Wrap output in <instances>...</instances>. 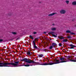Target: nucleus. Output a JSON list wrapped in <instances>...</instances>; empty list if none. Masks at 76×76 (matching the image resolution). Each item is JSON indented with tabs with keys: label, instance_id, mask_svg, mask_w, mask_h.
Segmentation results:
<instances>
[{
	"label": "nucleus",
	"instance_id": "f257e3e1",
	"mask_svg": "<svg viewBox=\"0 0 76 76\" xmlns=\"http://www.w3.org/2000/svg\"><path fill=\"white\" fill-rule=\"evenodd\" d=\"M67 59L64 58H60L59 60L55 59L54 60L53 64H58L61 63H64L66 62H69V61H71L72 62H76V57L75 59H70L72 58V56H69L67 57Z\"/></svg>",
	"mask_w": 76,
	"mask_h": 76
},
{
	"label": "nucleus",
	"instance_id": "f03ea898",
	"mask_svg": "<svg viewBox=\"0 0 76 76\" xmlns=\"http://www.w3.org/2000/svg\"><path fill=\"white\" fill-rule=\"evenodd\" d=\"M23 61L26 62V63H32V64H35L36 65H53L54 64V62L53 61L51 62H49L48 63H39L37 62L34 61H32L31 60L27 59V58H24L23 59Z\"/></svg>",
	"mask_w": 76,
	"mask_h": 76
},
{
	"label": "nucleus",
	"instance_id": "7ed1b4c3",
	"mask_svg": "<svg viewBox=\"0 0 76 76\" xmlns=\"http://www.w3.org/2000/svg\"><path fill=\"white\" fill-rule=\"evenodd\" d=\"M14 63L0 62V67H11V66H17L18 64H19V61H15Z\"/></svg>",
	"mask_w": 76,
	"mask_h": 76
},
{
	"label": "nucleus",
	"instance_id": "20e7f679",
	"mask_svg": "<svg viewBox=\"0 0 76 76\" xmlns=\"http://www.w3.org/2000/svg\"><path fill=\"white\" fill-rule=\"evenodd\" d=\"M35 40L33 41V48H35V49H38V48L36 46V44H35Z\"/></svg>",
	"mask_w": 76,
	"mask_h": 76
},
{
	"label": "nucleus",
	"instance_id": "39448f33",
	"mask_svg": "<svg viewBox=\"0 0 76 76\" xmlns=\"http://www.w3.org/2000/svg\"><path fill=\"white\" fill-rule=\"evenodd\" d=\"M69 46H70V49H73L74 48V47H76V46L74 45L73 44H71V45H69Z\"/></svg>",
	"mask_w": 76,
	"mask_h": 76
},
{
	"label": "nucleus",
	"instance_id": "423d86ee",
	"mask_svg": "<svg viewBox=\"0 0 76 76\" xmlns=\"http://www.w3.org/2000/svg\"><path fill=\"white\" fill-rule=\"evenodd\" d=\"M60 13H61V14H64V13H66V10H62L60 11Z\"/></svg>",
	"mask_w": 76,
	"mask_h": 76
},
{
	"label": "nucleus",
	"instance_id": "0eeeda50",
	"mask_svg": "<svg viewBox=\"0 0 76 76\" xmlns=\"http://www.w3.org/2000/svg\"><path fill=\"white\" fill-rule=\"evenodd\" d=\"M55 14H57V13H52L50 14H49L48 16H53V15H54Z\"/></svg>",
	"mask_w": 76,
	"mask_h": 76
},
{
	"label": "nucleus",
	"instance_id": "6e6552de",
	"mask_svg": "<svg viewBox=\"0 0 76 76\" xmlns=\"http://www.w3.org/2000/svg\"><path fill=\"white\" fill-rule=\"evenodd\" d=\"M56 28H51V31H55V30H56Z\"/></svg>",
	"mask_w": 76,
	"mask_h": 76
},
{
	"label": "nucleus",
	"instance_id": "1a4fd4ad",
	"mask_svg": "<svg viewBox=\"0 0 76 76\" xmlns=\"http://www.w3.org/2000/svg\"><path fill=\"white\" fill-rule=\"evenodd\" d=\"M58 38H59V39H63L64 38L61 36H58Z\"/></svg>",
	"mask_w": 76,
	"mask_h": 76
},
{
	"label": "nucleus",
	"instance_id": "9d476101",
	"mask_svg": "<svg viewBox=\"0 0 76 76\" xmlns=\"http://www.w3.org/2000/svg\"><path fill=\"white\" fill-rule=\"evenodd\" d=\"M72 4L73 5H76V1H74L72 3Z\"/></svg>",
	"mask_w": 76,
	"mask_h": 76
},
{
	"label": "nucleus",
	"instance_id": "9b49d317",
	"mask_svg": "<svg viewBox=\"0 0 76 76\" xmlns=\"http://www.w3.org/2000/svg\"><path fill=\"white\" fill-rule=\"evenodd\" d=\"M62 41L64 42H67V40L66 39H64L62 40Z\"/></svg>",
	"mask_w": 76,
	"mask_h": 76
},
{
	"label": "nucleus",
	"instance_id": "f8f14e48",
	"mask_svg": "<svg viewBox=\"0 0 76 76\" xmlns=\"http://www.w3.org/2000/svg\"><path fill=\"white\" fill-rule=\"evenodd\" d=\"M43 54H40L39 55V57H43Z\"/></svg>",
	"mask_w": 76,
	"mask_h": 76
},
{
	"label": "nucleus",
	"instance_id": "ddd939ff",
	"mask_svg": "<svg viewBox=\"0 0 76 76\" xmlns=\"http://www.w3.org/2000/svg\"><path fill=\"white\" fill-rule=\"evenodd\" d=\"M27 54L28 55H31V51H29L27 52Z\"/></svg>",
	"mask_w": 76,
	"mask_h": 76
},
{
	"label": "nucleus",
	"instance_id": "4468645a",
	"mask_svg": "<svg viewBox=\"0 0 76 76\" xmlns=\"http://www.w3.org/2000/svg\"><path fill=\"white\" fill-rule=\"evenodd\" d=\"M66 33H71V31L70 30H68L66 31Z\"/></svg>",
	"mask_w": 76,
	"mask_h": 76
},
{
	"label": "nucleus",
	"instance_id": "2eb2a0df",
	"mask_svg": "<svg viewBox=\"0 0 76 76\" xmlns=\"http://www.w3.org/2000/svg\"><path fill=\"white\" fill-rule=\"evenodd\" d=\"M55 45H56V44L55 43H52V46L53 47H54V46H55Z\"/></svg>",
	"mask_w": 76,
	"mask_h": 76
},
{
	"label": "nucleus",
	"instance_id": "dca6fc26",
	"mask_svg": "<svg viewBox=\"0 0 76 76\" xmlns=\"http://www.w3.org/2000/svg\"><path fill=\"white\" fill-rule=\"evenodd\" d=\"M65 2L66 3V4H69V1H65Z\"/></svg>",
	"mask_w": 76,
	"mask_h": 76
},
{
	"label": "nucleus",
	"instance_id": "f3484780",
	"mask_svg": "<svg viewBox=\"0 0 76 76\" xmlns=\"http://www.w3.org/2000/svg\"><path fill=\"white\" fill-rule=\"evenodd\" d=\"M29 37H30V38H31V39H34V37L31 35H30Z\"/></svg>",
	"mask_w": 76,
	"mask_h": 76
},
{
	"label": "nucleus",
	"instance_id": "a211bd4d",
	"mask_svg": "<svg viewBox=\"0 0 76 76\" xmlns=\"http://www.w3.org/2000/svg\"><path fill=\"white\" fill-rule=\"evenodd\" d=\"M12 34H14V35H16V34H17V33L16 32H12Z\"/></svg>",
	"mask_w": 76,
	"mask_h": 76
},
{
	"label": "nucleus",
	"instance_id": "6ab92c4d",
	"mask_svg": "<svg viewBox=\"0 0 76 76\" xmlns=\"http://www.w3.org/2000/svg\"><path fill=\"white\" fill-rule=\"evenodd\" d=\"M30 65H29L28 64H27V65H24V66H26V67H28V66H29Z\"/></svg>",
	"mask_w": 76,
	"mask_h": 76
},
{
	"label": "nucleus",
	"instance_id": "aec40b11",
	"mask_svg": "<svg viewBox=\"0 0 76 76\" xmlns=\"http://www.w3.org/2000/svg\"><path fill=\"white\" fill-rule=\"evenodd\" d=\"M52 48H53V46H50L49 47V49H52Z\"/></svg>",
	"mask_w": 76,
	"mask_h": 76
},
{
	"label": "nucleus",
	"instance_id": "412c9836",
	"mask_svg": "<svg viewBox=\"0 0 76 76\" xmlns=\"http://www.w3.org/2000/svg\"><path fill=\"white\" fill-rule=\"evenodd\" d=\"M67 37L68 38H69V39H70V38H71V37H70V36H67Z\"/></svg>",
	"mask_w": 76,
	"mask_h": 76
},
{
	"label": "nucleus",
	"instance_id": "4be33fe9",
	"mask_svg": "<svg viewBox=\"0 0 76 76\" xmlns=\"http://www.w3.org/2000/svg\"><path fill=\"white\" fill-rule=\"evenodd\" d=\"M52 35L53 37H57V36H56V35L54 34H53Z\"/></svg>",
	"mask_w": 76,
	"mask_h": 76
},
{
	"label": "nucleus",
	"instance_id": "5701e85b",
	"mask_svg": "<svg viewBox=\"0 0 76 76\" xmlns=\"http://www.w3.org/2000/svg\"><path fill=\"white\" fill-rule=\"evenodd\" d=\"M47 49H44L43 50V51H45V52H46V51H47Z\"/></svg>",
	"mask_w": 76,
	"mask_h": 76
},
{
	"label": "nucleus",
	"instance_id": "b1692460",
	"mask_svg": "<svg viewBox=\"0 0 76 76\" xmlns=\"http://www.w3.org/2000/svg\"><path fill=\"white\" fill-rule=\"evenodd\" d=\"M3 40L2 39H0V42H1L2 41H3Z\"/></svg>",
	"mask_w": 76,
	"mask_h": 76
},
{
	"label": "nucleus",
	"instance_id": "393cba45",
	"mask_svg": "<svg viewBox=\"0 0 76 76\" xmlns=\"http://www.w3.org/2000/svg\"><path fill=\"white\" fill-rule=\"evenodd\" d=\"M59 46H61V43H59Z\"/></svg>",
	"mask_w": 76,
	"mask_h": 76
},
{
	"label": "nucleus",
	"instance_id": "a878e982",
	"mask_svg": "<svg viewBox=\"0 0 76 76\" xmlns=\"http://www.w3.org/2000/svg\"><path fill=\"white\" fill-rule=\"evenodd\" d=\"M33 33L34 34H37V32H34Z\"/></svg>",
	"mask_w": 76,
	"mask_h": 76
},
{
	"label": "nucleus",
	"instance_id": "bb28decb",
	"mask_svg": "<svg viewBox=\"0 0 76 76\" xmlns=\"http://www.w3.org/2000/svg\"><path fill=\"white\" fill-rule=\"evenodd\" d=\"M71 35H73V33H71Z\"/></svg>",
	"mask_w": 76,
	"mask_h": 76
},
{
	"label": "nucleus",
	"instance_id": "cd10ccee",
	"mask_svg": "<svg viewBox=\"0 0 76 76\" xmlns=\"http://www.w3.org/2000/svg\"><path fill=\"white\" fill-rule=\"evenodd\" d=\"M47 60H48V58H46Z\"/></svg>",
	"mask_w": 76,
	"mask_h": 76
},
{
	"label": "nucleus",
	"instance_id": "c85d7f7f",
	"mask_svg": "<svg viewBox=\"0 0 76 76\" xmlns=\"http://www.w3.org/2000/svg\"><path fill=\"white\" fill-rule=\"evenodd\" d=\"M53 25H54V24H53Z\"/></svg>",
	"mask_w": 76,
	"mask_h": 76
},
{
	"label": "nucleus",
	"instance_id": "c756f323",
	"mask_svg": "<svg viewBox=\"0 0 76 76\" xmlns=\"http://www.w3.org/2000/svg\"><path fill=\"white\" fill-rule=\"evenodd\" d=\"M39 61H41V60H40Z\"/></svg>",
	"mask_w": 76,
	"mask_h": 76
}]
</instances>
